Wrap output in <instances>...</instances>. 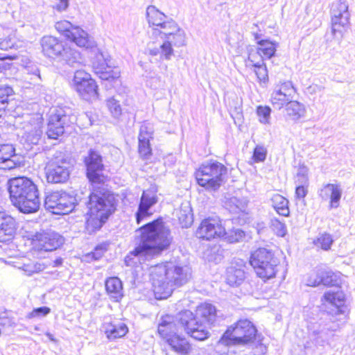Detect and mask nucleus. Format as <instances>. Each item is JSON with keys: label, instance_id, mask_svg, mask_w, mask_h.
I'll list each match as a JSON object with an SVG mask.
<instances>
[{"label": "nucleus", "instance_id": "f257e3e1", "mask_svg": "<svg viewBox=\"0 0 355 355\" xmlns=\"http://www.w3.org/2000/svg\"><path fill=\"white\" fill-rule=\"evenodd\" d=\"M146 18L150 26H155L148 31L150 37L160 36L163 42L155 46L153 42L147 44V51L150 55H159L162 59L170 60L173 55V47H182L187 44L185 31L173 19L167 17L155 6L146 8Z\"/></svg>", "mask_w": 355, "mask_h": 355}, {"label": "nucleus", "instance_id": "f03ea898", "mask_svg": "<svg viewBox=\"0 0 355 355\" xmlns=\"http://www.w3.org/2000/svg\"><path fill=\"white\" fill-rule=\"evenodd\" d=\"M137 232L141 239L135 249L125 258L126 266H131L137 261L160 254L170 245L172 237L169 229L162 220H156L141 227Z\"/></svg>", "mask_w": 355, "mask_h": 355}, {"label": "nucleus", "instance_id": "7ed1b4c3", "mask_svg": "<svg viewBox=\"0 0 355 355\" xmlns=\"http://www.w3.org/2000/svg\"><path fill=\"white\" fill-rule=\"evenodd\" d=\"M191 269L187 265L169 261L150 268V277L155 298L166 299L176 287L187 284L191 278Z\"/></svg>", "mask_w": 355, "mask_h": 355}, {"label": "nucleus", "instance_id": "20e7f679", "mask_svg": "<svg viewBox=\"0 0 355 355\" xmlns=\"http://www.w3.org/2000/svg\"><path fill=\"white\" fill-rule=\"evenodd\" d=\"M10 197L13 205L21 212L35 213L40 207L37 186L29 178L17 177L8 181Z\"/></svg>", "mask_w": 355, "mask_h": 355}, {"label": "nucleus", "instance_id": "39448f33", "mask_svg": "<svg viewBox=\"0 0 355 355\" xmlns=\"http://www.w3.org/2000/svg\"><path fill=\"white\" fill-rule=\"evenodd\" d=\"M87 207V229L89 232H94L99 230L115 211L116 200L114 195L109 192L96 191L89 195Z\"/></svg>", "mask_w": 355, "mask_h": 355}, {"label": "nucleus", "instance_id": "423d86ee", "mask_svg": "<svg viewBox=\"0 0 355 355\" xmlns=\"http://www.w3.org/2000/svg\"><path fill=\"white\" fill-rule=\"evenodd\" d=\"M42 51L48 58H59L72 67H78L84 62L80 53L53 36H44L40 41Z\"/></svg>", "mask_w": 355, "mask_h": 355}, {"label": "nucleus", "instance_id": "0eeeda50", "mask_svg": "<svg viewBox=\"0 0 355 355\" xmlns=\"http://www.w3.org/2000/svg\"><path fill=\"white\" fill-rule=\"evenodd\" d=\"M227 168L217 161H208L203 163L196 171L195 176L198 184L208 190L218 189L224 181Z\"/></svg>", "mask_w": 355, "mask_h": 355}, {"label": "nucleus", "instance_id": "6e6552de", "mask_svg": "<svg viewBox=\"0 0 355 355\" xmlns=\"http://www.w3.org/2000/svg\"><path fill=\"white\" fill-rule=\"evenodd\" d=\"M257 329L248 320H240L230 326L218 341L219 345H246L253 341Z\"/></svg>", "mask_w": 355, "mask_h": 355}, {"label": "nucleus", "instance_id": "1a4fd4ad", "mask_svg": "<svg viewBox=\"0 0 355 355\" xmlns=\"http://www.w3.org/2000/svg\"><path fill=\"white\" fill-rule=\"evenodd\" d=\"M250 263L257 276L266 280L275 276L279 261L270 250L263 248L252 253Z\"/></svg>", "mask_w": 355, "mask_h": 355}, {"label": "nucleus", "instance_id": "9d476101", "mask_svg": "<svg viewBox=\"0 0 355 355\" xmlns=\"http://www.w3.org/2000/svg\"><path fill=\"white\" fill-rule=\"evenodd\" d=\"M182 327L188 335L196 340H205L210 336V325L194 316L189 310L178 313L177 318Z\"/></svg>", "mask_w": 355, "mask_h": 355}, {"label": "nucleus", "instance_id": "9b49d317", "mask_svg": "<svg viewBox=\"0 0 355 355\" xmlns=\"http://www.w3.org/2000/svg\"><path fill=\"white\" fill-rule=\"evenodd\" d=\"M71 166L69 159L61 153H58L47 163L45 167L48 182L62 183L66 182L69 177Z\"/></svg>", "mask_w": 355, "mask_h": 355}, {"label": "nucleus", "instance_id": "f8f14e48", "mask_svg": "<svg viewBox=\"0 0 355 355\" xmlns=\"http://www.w3.org/2000/svg\"><path fill=\"white\" fill-rule=\"evenodd\" d=\"M76 198L64 191H54L46 195L45 208L54 214H67L73 210Z\"/></svg>", "mask_w": 355, "mask_h": 355}, {"label": "nucleus", "instance_id": "ddd939ff", "mask_svg": "<svg viewBox=\"0 0 355 355\" xmlns=\"http://www.w3.org/2000/svg\"><path fill=\"white\" fill-rule=\"evenodd\" d=\"M73 88L85 100L98 97V86L91 75L83 70H77L72 80Z\"/></svg>", "mask_w": 355, "mask_h": 355}, {"label": "nucleus", "instance_id": "4468645a", "mask_svg": "<svg viewBox=\"0 0 355 355\" xmlns=\"http://www.w3.org/2000/svg\"><path fill=\"white\" fill-rule=\"evenodd\" d=\"M349 5L346 0H340L332 3L331 9V32L334 36H342L343 30L349 24Z\"/></svg>", "mask_w": 355, "mask_h": 355}, {"label": "nucleus", "instance_id": "2eb2a0df", "mask_svg": "<svg viewBox=\"0 0 355 355\" xmlns=\"http://www.w3.org/2000/svg\"><path fill=\"white\" fill-rule=\"evenodd\" d=\"M196 234L199 239L209 241L222 237L225 229L218 218H207L200 223Z\"/></svg>", "mask_w": 355, "mask_h": 355}, {"label": "nucleus", "instance_id": "dca6fc26", "mask_svg": "<svg viewBox=\"0 0 355 355\" xmlns=\"http://www.w3.org/2000/svg\"><path fill=\"white\" fill-rule=\"evenodd\" d=\"M42 119L41 116H35L24 122L23 135L21 139L28 145H36L41 139L43 131Z\"/></svg>", "mask_w": 355, "mask_h": 355}, {"label": "nucleus", "instance_id": "f3484780", "mask_svg": "<svg viewBox=\"0 0 355 355\" xmlns=\"http://www.w3.org/2000/svg\"><path fill=\"white\" fill-rule=\"evenodd\" d=\"M64 243V239L54 232L39 233L35 235L34 245L38 250L53 251Z\"/></svg>", "mask_w": 355, "mask_h": 355}, {"label": "nucleus", "instance_id": "a211bd4d", "mask_svg": "<svg viewBox=\"0 0 355 355\" xmlns=\"http://www.w3.org/2000/svg\"><path fill=\"white\" fill-rule=\"evenodd\" d=\"M85 162L87 166V175L89 181L93 183H101L103 182L101 172L103 169L102 158L96 152L91 150Z\"/></svg>", "mask_w": 355, "mask_h": 355}, {"label": "nucleus", "instance_id": "6ab92c4d", "mask_svg": "<svg viewBox=\"0 0 355 355\" xmlns=\"http://www.w3.org/2000/svg\"><path fill=\"white\" fill-rule=\"evenodd\" d=\"M69 116L63 113L62 110H55L49 118L46 135L49 138L56 139L64 132V125L69 119Z\"/></svg>", "mask_w": 355, "mask_h": 355}, {"label": "nucleus", "instance_id": "aec40b11", "mask_svg": "<svg viewBox=\"0 0 355 355\" xmlns=\"http://www.w3.org/2000/svg\"><path fill=\"white\" fill-rule=\"evenodd\" d=\"M158 201L156 193L152 191H144L141 195L138 210L136 213V220L139 224L143 219L150 216V209Z\"/></svg>", "mask_w": 355, "mask_h": 355}, {"label": "nucleus", "instance_id": "412c9836", "mask_svg": "<svg viewBox=\"0 0 355 355\" xmlns=\"http://www.w3.org/2000/svg\"><path fill=\"white\" fill-rule=\"evenodd\" d=\"M343 190L340 184H327L319 191V196L323 200H329V207L335 209L339 207Z\"/></svg>", "mask_w": 355, "mask_h": 355}, {"label": "nucleus", "instance_id": "4be33fe9", "mask_svg": "<svg viewBox=\"0 0 355 355\" xmlns=\"http://www.w3.org/2000/svg\"><path fill=\"white\" fill-rule=\"evenodd\" d=\"M178 314L174 317L173 315H166L162 318L157 328V331L159 336L164 338L167 339L171 336L177 334L179 329L182 328L177 318Z\"/></svg>", "mask_w": 355, "mask_h": 355}, {"label": "nucleus", "instance_id": "5701e85b", "mask_svg": "<svg viewBox=\"0 0 355 355\" xmlns=\"http://www.w3.org/2000/svg\"><path fill=\"white\" fill-rule=\"evenodd\" d=\"M322 284L325 286H335L337 284L336 275L331 272L317 270L311 273L306 280L309 286H317Z\"/></svg>", "mask_w": 355, "mask_h": 355}, {"label": "nucleus", "instance_id": "b1692460", "mask_svg": "<svg viewBox=\"0 0 355 355\" xmlns=\"http://www.w3.org/2000/svg\"><path fill=\"white\" fill-rule=\"evenodd\" d=\"M15 231L14 219L0 210V242L11 240Z\"/></svg>", "mask_w": 355, "mask_h": 355}, {"label": "nucleus", "instance_id": "393cba45", "mask_svg": "<svg viewBox=\"0 0 355 355\" xmlns=\"http://www.w3.org/2000/svg\"><path fill=\"white\" fill-rule=\"evenodd\" d=\"M15 152L12 144H0V169L10 170L16 167L17 163L12 159Z\"/></svg>", "mask_w": 355, "mask_h": 355}, {"label": "nucleus", "instance_id": "a878e982", "mask_svg": "<svg viewBox=\"0 0 355 355\" xmlns=\"http://www.w3.org/2000/svg\"><path fill=\"white\" fill-rule=\"evenodd\" d=\"M166 341L171 349L180 355H188L191 350V346L188 340L178 334L168 338Z\"/></svg>", "mask_w": 355, "mask_h": 355}, {"label": "nucleus", "instance_id": "bb28decb", "mask_svg": "<svg viewBox=\"0 0 355 355\" xmlns=\"http://www.w3.org/2000/svg\"><path fill=\"white\" fill-rule=\"evenodd\" d=\"M194 316L211 326L216 320V309L211 304L203 303L197 307Z\"/></svg>", "mask_w": 355, "mask_h": 355}, {"label": "nucleus", "instance_id": "cd10ccee", "mask_svg": "<svg viewBox=\"0 0 355 355\" xmlns=\"http://www.w3.org/2000/svg\"><path fill=\"white\" fill-rule=\"evenodd\" d=\"M225 207L234 214L248 213V200L245 198L232 196L226 198Z\"/></svg>", "mask_w": 355, "mask_h": 355}, {"label": "nucleus", "instance_id": "c85d7f7f", "mask_svg": "<svg viewBox=\"0 0 355 355\" xmlns=\"http://www.w3.org/2000/svg\"><path fill=\"white\" fill-rule=\"evenodd\" d=\"M105 289L110 297L114 302H119L123 296L122 282L118 277L107 279Z\"/></svg>", "mask_w": 355, "mask_h": 355}, {"label": "nucleus", "instance_id": "c756f323", "mask_svg": "<svg viewBox=\"0 0 355 355\" xmlns=\"http://www.w3.org/2000/svg\"><path fill=\"white\" fill-rule=\"evenodd\" d=\"M285 111L286 116L294 121L304 117L306 112L304 105L297 101L292 100L286 104Z\"/></svg>", "mask_w": 355, "mask_h": 355}, {"label": "nucleus", "instance_id": "7c9ffc66", "mask_svg": "<svg viewBox=\"0 0 355 355\" xmlns=\"http://www.w3.org/2000/svg\"><path fill=\"white\" fill-rule=\"evenodd\" d=\"M128 332V328L127 325L122 322L109 323L105 327V334L110 340L123 337Z\"/></svg>", "mask_w": 355, "mask_h": 355}, {"label": "nucleus", "instance_id": "2f4dec72", "mask_svg": "<svg viewBox=\"0 0 355 355\" xmlns=\"http://www.w3.org/2000/svg\"><path fill=\"white\" fill-rule=\"evenodd\" d=\"M68 39L80 47L89 48L92 46V43L87 33L79 26H76L73 28L71 35L69 36Z\"/></svg>", "mask_w": 355, "mask_h": 355}, {"label": "nucleus", "instance_id": "473e14b6", "mask_svg": "<svg viewBox=\"0 0 355 355\" xmlns=\"http://www.w3.org/2000/svg\"><path fill=\"white\" fill-rule=\"evenodd\" d=\"M259 46L257 49L256 57H257V54L260 55L259 59H270L272 58L276 51L277 44L270 42L269 40H260L257 42ZM254 53L253 52H252Z\"/></svg>", "mask_w": 355, "mask_h": 355}, {"label": "nucleus", "instance_id": "72a5a7b5", "mask_svg": "<svg viewBox=\"0 0 355 355\" xmlns=\"http://www.w3.org/2000/svg\"><path fill=\"white\" fill-rule=\"evenodd\" d=\"M249 62L255 67L254 72L260 81L266 82L268 80V71L262 59L256 60V53L250 52L248 55Z\"/></svg>", "mask_w": 355, "mask_h": 355}, {"label": "nucleus", "instance_id": "f704fd0d", "mask_svg": "<svg viewBox=\"0 0 355 355\" xmlns=\"http://www.w3.org/2000/svg\"><path fill=\"white\" fill-rule=\"evenodd\" d=\"M272 206L281 216H288L290 211L288 208V200L284 196L277 193L271 198Z\"/></svg>", "mask_w": 355, "mask_h": 355}, {"label": "nucleus", "instance_id": "c9c22d12", "mask_svg": "<svg viewBox=\"0 0 355 355\" xmlns=\"http://www.w3.org/2000/svg\"><path fill=\"white\" fill-rule=\"evenodd\" d=\"M245 277V272L242 268L231 266L227 270L226 281L232 286H238L244 280Z\"/></svg>", "mask_w": 355, "mask_h": 355}, {"label": "nucleus", "instance_id": "e433bc0d", "mask_svg": "<svg viewBox=\"0 0 355 355\" xmlns=\"http://www.w3.org/2000/svg\"><path fill=\"white\" fill-rule=\"evenodd\" d=\"M323 299L325 302H327L336 306L338 309H339L345 303V295L341 291H334L330 290L324 294Z\"/></svg>", "mask_w": 355, "mask_h": 355}, {"label": "nucleus", "instance_id": "4c0bfd02", "mask_svg": "<svg viewBox=\"0 0 355 355\" xmlns=\"http://www.w3.org/2000/svg\"><path fill=\"white\" fill-rule=\"evenodd\" d=\"M109 65H110V60L108 56L98 51L92 60V67L95 73H99L102 70H106Z\"/></svg>", "mask_w": 355, "mask_h": 355}, {"label": "nucleus", "instance_id": "58836bf2", "mask_svg": "<svg viewBox=\"0 0 355 355\" xmlns=\"http://www.w3.org/2000/svg\"><path fill=\"white\" fill-rule=\"evenodd\" d=\"M177 216L183 227H189L193 223L191 208L189 205L182 206L177 211Z\"/></svg>", "mask_w": 355, "mask_h": 355}, {"label": "nucleus", "instance_id": "ea45409f", "mask_svg": "<svg viewBox=\"0 0 355 355\" xmlns=\"http://www.w3.org/2000/svg\"><path fill=\"white\" fill-rule=\"evenodd\" d=\"M290 101L289 94H282L281 90L274 89L271 94L270 101L276 109H282Z\"/></svg>", "mask_w": 355, "mask_h": 355}, {"label": "nucleus", "instance_id": "a19ab883", "mask_svg": "<svg viewBox=\"0 0 355 355\" xmlns=\"http://www.w3.org/2000/svg\"><path fill=\"white\" fill-rule=\"evenodd\" d=\"M45 268L44 264L31 261H28L27 263L18 266V268L24 271V274L28 276H31L34 273H38L44 270Z\"/></svg>", "mask_w": 355, "mask_h": 355}, {"label": "nucleus", "instance_id": "79ce46f5", "mask_svg": "<svg viewBox=\"0 0 355 355\" xmlns=\"http://www.w3.org/2000/svg\"><path fill=\"white\" fill-rule=\"evenodd\" d=\"M333 242L331 235L324 232L318 235L317 239L313 241V244L315 247L320 248L323 250H329Z\"/></svg>", "mask_w": 355, "mask_h": 355}, {"label": "nucleus", "instance_id": "37998d69", "mask_svg": "<svg viewBox=\"0 0 355 355\" xmlns=\"http://www.w3.org/2000/svg\"><path fill=\"white\" fill-rule=\"evenodd\" d=\"M75 28L76 26L67 20H61L55 24L56 31L67 38L71 35L73 28Z\"/></svg>", "mask_w": 355, "mask_h": 355}, {"label": "nucleus", "instance_id": "c03bdc74", "mask_svg": "<svg viewBox=\"0 0 355 355\" xmlns=\"http://www.w3.org/2000/svg\"><path fill=\"white\" fill-rule=\"evenodd\" d=\"M257 115L259 117V121L262 124L270 123L271 109L268 106L259 105L256 110Z\"/></svg>", "mask_w": 355, "mask_h": 355}, {"label": "nucleus", "instance_id": "a18cd8bd", "mask_svg": "<svg viewBox=\"0 0 355 355\" xmlns=\"http://www.w3.org/2000/svg\"><path fill=\"white\" fill-rule=\"evenodd\" d=\"M224 239L229 243H236L241 240L244 236V232L240 229H232L229 230L228 232L225 231V234H224Z\"/></svg>", "mask_w": 355, "mask_h": 355}, {"label": "nucleus", "instance_id": "49530a36", "mask_svg": "<svg viewBox=\"0 0 355 355\" xmlns=\"http://www.w3.org/2000/svg\"><path fill=\"white\" fill-rule=\"evenodd\" d=\"M139 139V153L140 156L144 159H148L151 155V147L150 145V140H145L146 139Z\"/></svg>", "mask_w": 355, "mask_h": 355}, {"label": "nucleus", "instance_id": "de8ad7c7", "mask_svg": "<svg viewBox=\"0 0 355 355\" xmlns=\"http://www.w3.org/2000/svg\"><path fill=\"white\" fill-rule=\"evenodd\" d=\"M107 106L114 117L117 118L121 114V107L119 101L114 97L110 98L107 100Z\"/></svg>", "mask_w": 355, "mask_h": 355}, {"label": "nucleus", "instance_id": "09e8293b", "mask_svg": "<svg viewBox=\"0 0 355 355\" xmlns=\"http://www.w3.org/2000/svg\"><path fill=\"white\" fill-rule=\"evenodd\" d=\"M154 129L150 123L144 122L140 127V131L138 139H146L150 140L153 138Z\"/></svg>", "mask_w": 355, "mask_h": 355}, {"label": "nucleus", "instance_id": "8fccbe9b", "mask_svg": "<svg viewBox=\"0 0 355 355\" xmlns=\"http://www.w3.org/2000/svg\"><path fill=\"white\" fill-rule=\"evenodd\" d=\"M96 74L101 79L105 80H113L119 77V71L118 70L112 69L111 65H109L106 70H102Z\"/></svg>", "mask_w": 355, "mask_h": 355}, {"label": "nucleus", "instance_id": "3c124183", "mask_svg": "<svg viewBox=\"0 0 355 355\" xmlns=\"http://www.w3.org/2000/svg\"><path fill=\"white\" fill-rule=\"evenodd\" d=\"M270 227L279 236H284L286 234V227L285 224L277 219H272Z\"/></svg>", "mask_w": 355, "mask_h": 355}, {"label": "nucleus", "instance_id": "603ef678", "mask_svg": "<svg viewBox=\"0 0 355 355\" xmlns=\"http://www.w3.org/2000/svg\"><path fill=\"white\" fill-rule=\"evenodd\" d=\"M51 312V309L47 306H42L34 309L27 315V318H41L46 316Z\"/></svg>", "mask_w": 355, "mask_h": 355}, {"label": "nucleus", "instance_id": "864d4df0", "mask_svg": "<svg viewBox=\"0 0 355 355\" xmlns=\"http://www.w3.org/2000/svg\"><path fill=\"white\" fill-rule=\"evenodd\" d=\"M275 90H281L282 94H289V98L291 100L295 94V88L291 82L287 81L282 83L280 85H277Z\"/></svg>", "mask_w": 355, "mask_h": 355}, {"label": "nucleus", "instance_id": "5fc2aeb1", "mask_svg": "<svg viewBox=\"0 0 355 355\" xmlns=\"http://www.w3.org/2000/svg\"><path fill=\"white\" fill-rule=\"evenodd\" d=\"M267 149L263 146H257L254 150L253 159L256 162H263L266 158Z\"/></svg>", "mask_w": 355, "mask_h": 355}, {"label": "nucleus", "instance_id": "6e6d98bb", "mask_svg": "<svg viewBox=\"0 0 355 355\" xmlns=\"http://www.w3.org/2000/svg\"><path fill=\"white\" fill-rule=\"evenodd\" d=\"M16 44V40L14 36L9 35L8 37L0 41V49L3 51H8V49L15 47Z\"/></svg>", "mask_w": 355, "mask_h": 355}, {"label": "nucleus", "instance_id": "4d7b16f0", "mask_svg": "<svg viewBox=\"0 0 355 355\" xmlns=\"http://www.w3.org/2000/svg\"><path fill=\"white\" fill-rule=\"evenodd\" d=\"M0 319L3 320L1 324L4 326L15 327L16 323L13 318L8 316V313L0 309Z\"/></svg>", "mask_w": 355, "mask_h": 355}, {"label": "nucleus", "instance_id": "13d9d810", "mask_svg": "<svg viewBox=\"0 0 355 355\" xmlns=\"http://www.w3.org/2000/svg\"><path fill=\"white\" fill-rule=\"evenodd\" d=\"M12 94L13 90L10 87L0 88V101L3 100V104L7 106L9 98Z\"/></svg>", "mask_w": 355, "mask_h": 355}, {"label": "nucleus", "instance_id": "bf43d9fd", "mask_svg": "<svg viewBox=\"0 0 355 355\" xmlns=\"http://www.w3.org/2000/svg\"><path fill=\"white\" fill-rule=\"evenodd\" d=\"M308 172L309 169L306 166H302L300 168L297 174V178H303V180L300 181V183L302 184H308Z\"/></svg>", "mask_w": 355, "mask_h": 355}, {"label": "nucleus", "instance_id": "052dcab7", "mask_svg": "<svg viewBox=\"0 0 355 355\" xmlns=\"http://www.w3.org/2000/svg\"><path fill=\"white\" fill-rule=\"evenodd\" d=\"M69 6V0H60L55 6L53 8L58 12H63L67 10Z\"/></svg>", "mask_w": 355, "mask_h": 355}, {"label": "nucleus", "instance_id": "680f3d73", "mask_svg": "<svg viewBox=\"0 0 355 355\" xmlns=\"http://www.w3.org/2000/svg\"><path fill=\"white\" fill-rule=\"evenodd\" d=\"M306 184H299L297 187H296V189H295V195H296V197L298 198H304L306 193H307V190L306 189V188L304 187Z\"/></svg>", "mask_w": 355, "mask_h": 355}, {"label": "nucleus", "instance_id": "e2e57ef3", "mask_svg": "<svg viewBox=\"0 0 355 355\" xmlns=\"http://www.w3.org/2000/svg\"><path fill=\"white\" fill-rule=\"evenodd\" d=\"M314 333L315 334V335H318V338L317 339L321 338V340H317L316 342L318 343L321 344L324 342V340L327 338V336L322 331H319V332L314 331Z\"/></svg>", "mask_w": 355, "mask_h": 355}, {"label": "nucleus", "instance_id": "0e129e2a", "mask_svg": "<svg viewBox=\"0 0 355 355\" xmlns=\"http://www.w3.org/2000/svg\"><path fill=\"white\" fill-rule=\"evenodd\" d=\"M33 75L35 76V79H37V80H40L41 79L40 74V71L38 70V69H35L33 70Z\"/></svg>", "mask_w": 355, "mask_h": 355}, {"label": "nucleus", "instance_id": "69168bd1", "mask_svg": "<svg viewBox=\"0 0 355 355\" xmlns=\"http://www.w3.org/2000/svg\"><path fill=\"white\" fill-rule=\"evenodd\" d=\"M7 106L3 104V100L0 101V117Z\"/></svg>", "mask_w": 355, "mask_h": 355}, {"label": "nucleus", "instance_id": "338daca9", "mask_svg": "<svg viewBox=\"0 0 355 355\" xmlns=\"http://www.w3.org/2000/svg\"><path fill=\"white\" fill-rule=\"evenodd\" d=\"M101 256V254L98 252V250L96 248V252L93 253V257L97 259L98 257Z\"/></svg>", "mask_w": 355, "mask_h": 355}, {"label": "nucleus", "instance_id": "774afa93", "mask_svg": "<svg viewBox=\"0 0 355 355\" xmlns=\"http://www.w3.org/2000/svg\"><path fill=\"white\" fill-rule=\"evenodd\" d=\"M62 263V260L61 259H57L55 261V266H59Z\"/></svg>", "mask_w": 355, "mask_h": 355}]
</instances>
